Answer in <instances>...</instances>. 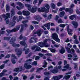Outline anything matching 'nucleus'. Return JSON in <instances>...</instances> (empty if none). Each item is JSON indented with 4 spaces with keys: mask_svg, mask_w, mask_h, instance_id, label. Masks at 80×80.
Listing matches in <instances>:
<instances>
[{
    "mask_svg": "<svg viewBox=\"0 0 80 80\" xmlns=\"http://www.w3.org/2000/svg\"><path fill=\"white\" fill-rule=\"evenodd\" d=\"M25 6L26 7H27L28 10L29 11H31V13H35V12H37V10L38 9V8L37 7H35L34 8L33 7L32 8L31 5L28 4H25Z\"/></svg>",
    "mask_w": 80,
    "mask_h": 80,
    "instance_id": "1",
    "label": "nucleus"
},
{
    "mask_svg": "<svg viewBox=\"0 0 80 80\" xmlns=\"http://www.w3.org/2000/svg\"><path fill=\"white\" fill-rule=\"evenodd\" d=\"M64 10L66 12H69V13H71V14H72V13L73 12V10L71 8H66L65 9V7H63L60 8L59 9V11H63V10Z\"/></svg>",
    "mask_w": 80,
    "mask_h": 80,
    "instance_id": "2",
    "label": "nucleus"
},
{
    "mask_svg": "<svg viewBox=\"0 0 80 80\" xmlns=\"http://www.w3.org/2000/svg\"><path fill=\"white\" fill-rule=\"evenodd\" d=\"M16 41V39L15 38H14V37H12L11 38V39L10 41V42L11 44H12V46L13 47H16V44L14 43V42H15Z\"/></svg>",
    "mask_w": 80,
    "mask_h": 80,
    "instance_id": "3",
    "label": "nucleus"
},
{
    "mask_svg": "<svg viewBox=\"0 0 80 80\" xmlns=\"http://www.w3.org/2000/svg\"><path fill=\"white\" fill-rule=\"evenodd\" d=\"M15 51L17 53L18 57H20L22 55V52L21 51V50L19 48H16Z\"/></svg>",
    "mask_w": 80,
    "mask_h": 80,
    "instance_id": "4",
    "label": "nucleus"
},
{
    "mask_svg": "<svg viewBox=\"0 0 80 80\" xmlns=\"http://www.w3.org/2000/svg\"><path fill=\"white\" fill-rule=\"evenodd\" d=\"M45 8L44 7H42L41 8V9L39 8H38V11L39 13H41V12L43 13V12H45Z\"/></svg>",
    "mask_w": 80,
    "mask_h": 80,
    "instance_id": "5",
    "label": "nucleus"
},
{
    "mask_svg": "<svg viewBox=\"0 0 80 80\" xmlns=\"http://www.w3.org/2000/svg\"><path fill=\"white\" fill-rule=\"evenodd\" d=\"M47 39H46L44 41V42H38L37 44V45L38 46H39V47H40L41 46L43 45H45V44H47Z\"/></svg>",
    "mask_w": 80,
    "mask_h": 80,
    "instance_id": "6",
    "label": "nucleus"
},
{
    "mask_svg": "<svg viewBox=\"0 0 80 80\" xmlns=\"http://www.w3.org/2000/svg\"><path fill=\"white\" fill-rule=\"evenodd\" d=\"M20 28V26L18 25L16 26V28H14L13 29L11 30L12 32H16L17 31H18Z\"/></svg>",
    "mask_w": 80,
    "mask_h": 80,
    "instance_id": "7",
    "label": "nucleus"
},
{
    "mask_svg": "<svg viewBox=\"0 0 80 80\" xmlns=\"http://www.w3.org/2000/svg\"><path fill=\"white\" fill-rule=\"evenodd\" d=\"M22 13L23 15L25 16H28L30 14V12L27 11L23 10L22 11Z\"/></svg>",
    "mask_w": 80,
    "mask_h": 80,
    "instance_id": "8",
    "label": "nucleus"
},
{
    "mask_svg": "<svg viewBox=\"0 0 80 80\" xmlns=\"http://www.w3.org/2000/svg\"><path fill=\"white\" fill-rule=\"evenodd\" d=\"M24 67H25V68L26 69H30L32 68V66L31 65L29 64L28 63H25L24 65Z\"/></svg>",
    "mask_w": 80,
    "mask_h": 80,
    "instance_id": "9",
    "label": "nucleus"
},
{
    "mask_svg": "<svg viewBox=\"0 0 80 80\" xmlns=\"http://www.w3.org/2000/svg\"><path fill=\"white\" fill-rule=\"evenodd\" d=\"M50 71L52 73L55 74V73H57L58 72V69L56 67L55 68L53 69V70H50Z\"/></svg>",
    "mask_w": 80,
    "mask_h": 80,
    "instance_id": "10",
    "label": "nucleus"
},
{
    "mask_svg": "<svg viewBox=\"0 0 80 80\" xmlns=\"http://www.w3.org/2000/svg\"><path fill=\"white\" fill-rule=\"evenodd\" d=\"M15 20H16V17L14 16L13 17L12 19V22H11V23H10L11 25H12V26H14L15 25V23H16V22H15Z\"/></svg>",
    "mask_w": 80,
    "mask_h": 80,
    "instance_id": "11",
    "label": "nucleus"
},
{
    "mask_svg": "<svg viewBox=\"0 0 80 80\" xmlns=\"http://www.w3.org/2000/svg\"><path fill=\"white\" fill-rule=\"evenodd\" d=\"M35 20L38 21V22H40V20H42V18L40 17V16H37L34 17Z\"/></svg>",
    "mask_w": 80,
    "mask_h": 80,
    "instance_id": "12",
    "label": "nucleus"
},
{
    "mask_svg": "<svg viewBox=\"0 0 80 80\" xmlns=\"http://www.w3.org/2000/svg\"><path fill=\"white\" fill-rule=\"evenodd\" d=\"M16 4L18 5H19L20 6V8L21 9H22V8H23V7H24V6L23 4H22V3L21 2H16Z\"/></svg>",
    "mask_w": 80,
    "mask_h": 80,
    "instance_id": "13",
    "label": "nucleus"
},
{
    "mask_svg": "<svg viewBox=\"0 0 80 80\" xmlns=\"http://www.w3.org/2000/svg\"><path fill=\"white\" fill-rule=\"evenodd\" d=\"M22 70V68H15L14 70V72H21Z\"/></svg>",
    "mask_w": 80,
    "mask_h": 80,
    "instance_id": "14",
    "label": "nucleus"
},
{
    "mask_svg": "<svg viewBox=\"0 0 80 80\" xmlns=\"http://www.w3.org/2000/svg\"><path fill=\"white\" fill-rule=\"evenodd\" d=\"M43 25L45 27H47V29L48 30H50V23L48 22L46 24H44Z\"/></svg>",
    "mask_w": 80,
    "mask_h": 80,
    "instance_id": "15",
    "label": "nucleus"
},
{
    "mask_svg": "<svg viewBox=\"0 0 80 80\" xmlns=\"http://www.w3.org/2000/svg\"><path fill=\"white\" fill-rule=\"evenodd\" d=\"M59 52L60 53H61V54L65 53V48H64L63 47H62L61 48V49L59 50Z\"/></svg>",
    "mask_w": 80,
    "mask_h": 80,
    "instance_id": "16",
    "label": "nucleus"
},
{
    "mask_svg": "<svg viewBox=\"0 0 80 80\" xmlns=\"http://www.w3.org/2000/svg\"><path fill=\"white\" fill-rule=\"evenodd\" d=\"M72 24L73 25L75 28H77V27H78V23L77 22L73 21L72 22Z\"/></svg>",
    "mask_w": 80,
    "mask_h": 80,
    "instance_id": "17",
    "label": "nucleus"
},
{
    "mask_svg": "<svg viewBox=\"0 0 80 80\" xmlns=\"http://www.w3.org/2000/svg\"><path fill=\"white\" fill-rule=\"evenodd\" d=\"M58 34H57V33H54L52 34V38L53 39V40H55L57 38H58Z\"/></svg>",
    "mask_w": 80,
    "mask_h": 80,
    "instance_id": "18",
    "label": "nucleus"
},
{
    "mask_svg": "<svg viewBox=\"0 0 80 80\" xmlns=\"http://www.w3.org/2000/svg\"><path fill=\"white\" fill-rule=\"evenodd\" d=\"M75 18H76V15L75 14L72 15L69 17V18L70 19V20H73Z\"/></svg>",
    "mask_w": 80,
    "mask_h": 80,
    "instance_id": "19",
    "label": "nucleus"
},
{
    "mask_svg": "<svg viewBox=\"0 0 80 80\" xmlns=\"http://www.w3.org/2000/svg\"><path fill=\"white\" fill-rule=\"evenodd\" d=\"M6 24H8V25H9V27H10V28H11V27H14V26H12V24H11V22H9V20L8 19L6 21Z\"/></svg>",
    "mask_w": 80,
    "mask_h": 80,
    "instance_id": "20",
    "label": "nucleus"
},
{
    "mask_svg": "<svg viewBox=\"0 0 80 80\" xmlns=\"http://www.w3.org/2000/svg\"><path fill=\"white\" fill-rule=\"evenodd\" d=\"M40 51H41V48L40 47L36 46V49L35 50V51L40 52Z\"/></svg>",
    "mask_w": 80,
    "mask_h": 80,
    "instance_id": "21",
    "label": "nucleus"
},
{
    "mask_svg": "<svg viewBox=\"0 0 80 80\" xmlns=\"http://www.w3.org/2000/svg\"><path fill=\"white\" fill-rule=\"evenodd\" d=\"M20 43L21 45L23 46H25L26 43H25V40L21 41L20 42Z\"/></svg>",
    "mask_w": 80,
    "mask_h": 80,
    "instance_id": "22",
    "label": "nucleus"
},
{
    "mask_svg": "<svg viewBox=\"0 0 80 80\" xmlns=\"http://www.w3.org/2000/svg\"><path fill=\"white\" fill-rule=\"evenodd\" d=\"M6 9L7 12H9V11H10V6L8 5V4L6 5Z\"/></svg>",
    "mask_w": 80,
    "mask_h": 80,
    "instance_id": "23",
    "label": "nucleus"
},
{
    "mask_svg": "<svg viewBox=\"0 0 80 80\" xmlns=\"http://www.w3.org/2000/svg\"><path fill=\"white\" fill-rule=\"evenodd\" d=\"M6 15V18L5 19V20H6L7 19H8V18H10V13L8 12L7 13Z\"/></svg>",
    "mask_w": 80,
    "mask_h": 80,
    "instance_id": "24",
    "label": "nucleus"
},
{
    "mask_svg": "<svg viewBox=\"0 0 80 80\" xmlns=\"http://www.w3.org/2000/svg\"><path fill=\"white\" fill-rule=\"evenodd\" d=\"M38 36H41V35H42V31L41 30H38Z\"/></svg>",
    "mask_w": 80,
    "mask_h": 80,
    "instance_id": "25",
    "label": "nucleus"
},
{
    "mask_svg": "<svg viewBox=\"0 0 80 80\" xmlns=\"http://www.w3.org/2000/svg\"><path fill=\"white\" fill-rule=\"evenodd\" d=\"M66 49H67V51L68 52V53H70L72 52V51H71V50H70V49L69 48H68V47H65Z\"/></svg>",
    "mask_w": 80,
    "mask_h": 80,
    "instance_id": "26",
    "label": "nucleus"
},
{
    "mask_svg": "<svg viewBox=\"0 0 80 80\" xmlns=\"http://www.w3.org/2000/svg\"><path fill=\"white\" fill-rule=\"evenodd\" d=\"M43 69V68H38L37 69L36 72L38 73H40V71H41V70H42Z\"/></svg>",
    "mask_w": 80,
    "mask_h": 80,
    "instance_id": "27",
    "label": "nucleus"
},
{
    "mask_svg": "<svg viewBox=\"0 0 80 80\" xmlns=\"http://www.w3.org/2000/svg\"><path fill=\"white\" fill-rule=\"evenodd\" d=\"M65 12L64 11H62L60 13V17H63L64 16Z\"/></svg>",
    "mask_w": 80,
    "mask_h": 80,
    "instance_id": "28",
    "label": "nucleus"
},
{
    "mask_svg": "<svg viewBox=\"0 0 80 80\" xmlns=\"http://www.w3.org/2000/svg\"><path fill=\"white\" fill-rule=\"evenodd\" d=\"M66 25H68V24H61L59 25V26L60 27H62V28H65V27L66 26Z\"/></svg>",
    "mask_w": 80,
    "mask_h": 80,
    "instance_id": "29",
    "label": "nucleus"
},
{
    "mask_svg": "<svg viewBox=\"0 0 80 80\" xmlns=\"http://www.w3.org/2000/svg\"><path fill=\"white\" fill-rule=\"evenodd\" d=\"M11 17H13V16H14V15H15V11L13 9L11 11Z\"/></svg>",
    "mask_w": 80,
    "mask_h": 80,
    "instance_id": "30",
    "label": "nucleus"
},
{
    "mask_svg": "<svg viewBox=\"0 0 80 80\" xmlns=\"http://www.w3.org/2000/svg\"><path fill=\"white\" fill-rule=\"evenodd\" d=\"M10 38H11V37H4V39L5 40H9L10 39Z\"/></svg>",
    "mask_w": 80,
    "mask_h": 80,
    "instance_id": "31",
    "label": "nucleus"
},
{
    "mask_svg": "<svg viewBox=\"0 0 80 80\" xmlns=\"http://www.w3.org/2000/svg\"><path fill=\"white\" fill-rule=\"evenodd\" d=\"M36 47L37 45H34L31 47V50H32V51H33V50H36Z\"/></svg>",
    "mask_w": 80,
    "mask_h": 80,
    "instance_id": "32",
    "label": "nucleus"
},
{
    "mask_svg": "<svg viewBox=\"0 0 80 80\" xmlns=\"http://www.w3.org/2000/svg\"><path fill=\"white\" fill-rule=\"evenodd\" d=\"M51 8H53V9H55V8L56 7H55V4L53 3H51Z\"/></svg>",
    "mask_w": 80,
    "mask_h": 80,
    "instance_id": "33",
    "label": "nucleus"
},
{
    "mask_svg": "<svg viewBox=\"0 0 80 80\" xmlns=\"http://www.w3.org/2000/svg\"><path fill=\"white\" fill-rule=\"evenodd\" d=\"M44 74L46 76H48V75H50V73L49 72H45L44 73Z\"/></svg>",
    "mask_w": 80,
    "mask_h": 80,
    "instance_id": "34",
    "label": "nucleus"
},
{
    "mask_svg": "<svg viewBox=\"0 0 80 80\" xmlns=\"http://www.w3.org/2000/svg\"><path fill=\"white\" fill-rule=\"evenodd\" d=\"M54 40L58 43L60 42V39L58 38V37L56 38V39Z\"/></svg>",
    "mask_w": 80,
    "mask_h": 80,
    "instance_id": "35",
    "label": "nucleus"
},
{
    "mask_svg": "<svg viewBox=\"0 0 80 80\" xmlns=\"http://www.w3.org/2000/svg\"><path fill=\"white\" fill-rule=\"evenodd\" d=\"M70 77H71L70 75H68L65 76L64 78H65L66 80H68V79H69L70 78Z\"/></svg>",
    "mask_w": 80,
    "mask_h": 80,
    "instance_id": "36",
    "label": "nucleus"
},
{
    "mask_svg": "<svg viewBox=\"0 0 80 80\" xmlns=\"http://www.w3.org/2000/svg\"><path fill=\"white\" fill-rule=\"evenodd\" d=\"M45 44V45H42V46H40V47H41L42 48V47H49V45L48 44Z\"/></svg>",
    "mask_w": 80,
    "mask_h": 80,
    "instance_id": "37",
    "label": "nucleus"
},
{
    "mask_svg": "<svg viewBox=\"0 0 80 80\" xmlns=\"http://www.w3.org/2000/svg\"><path fill=\"white\" fill-rule=\"evenodd\" d=\"M53 78L54 80H59L58 76H55L53 77Z\"/></svg>",
    "mask_w": 80,
    "mask_h": 80,
    "instance_id": "38",
    "label": "nucleus"
},
{
    "mask_svg": "<svg viewBox=\"0 0 80 80\" xmlns=\"http://www.w3.org/2000/svg\"><path fill=\"white\" fill-rule=\"evenodd\" d=\"M11 62L13 64H15V63H16V62H15V59L12 58L11 59Z\"/></svg>",
    "mask_w": 80,
    "mask_h": 80,
    "instance_id": "39",
    "label": "nucleus"
},
{
    "mask_svg": "<svg viewBox=\"0 0 80 80\" xmlns=\"http://www.w3.org/2000/svg\"><path fill=\"white\" fill-rule=\"evenodd\" d=\"M32 23H33V24H36L37 25H38V23H39V22H38L36 21H33L32 22Z\"/></svg>",
    "mask_w": 80,
    "mask_h": 80,
    "instance_id": "40",
    "label": "nucleus"
},
{
    "mask_svg": "<svg viewBox=\"0 0 80 80\" xmlns=\"http://www.w3.org/2000/svg\"><path fill=\"white\" fill-rule=\"evenodd\" d=\"M40 58V57L38 56L35 57V60H39Z\"/></svg>",
    "mask_w": 80,
    "mask_h": 80,
    "instance_id": "41",
    "label": "nucleus"
},
{
    "mask_svg": "<svg viewBox=\"0 0 80 80\" xmlns=\"http://www.w3.org/2000/svg\"><path fill=\"white\" fill-rule=\"evenodd\" d=\"M5 68V64H3L2 65L0 66V69L2 70L3 69Z\"/></svg>",
    "mask_w": 80,
    "mask_h": 80,
    "instance_id": "42",
    "label": "nucleus"
},
{
    "mask_svg": "<svg viewBox=\"0 0 80 80\" xmlns=\"http://www.w3.org/2000/svg\"><path fill=\"white\" fill-rule=\"evenodd\" d=\"M29 48H27L25 52V54H28V52H29Z\"/></svg>",
    "mask_w": 80,
    "mask_h": 80,
    "instance_id": "43",
    "label": "nucleus"
},
{
    "mask_svg": "<svg viewBox=\"0 0 80 80\" xmlns=\"http://www.w3.org/2000/svg\"><path fill=\"white\" fill-rule=\"evenodd\" d=\"M51 52H52V53H55L56 52V50L53 49L51 48L50 49Z\"/></svg>",
    "mask_w": 80,
    "mask_h": 80,
    "instance_id": "44",
    "label": "nucleus"
},
{
    "mask_svg": "<svg viewBox=\"0 0 80 80\" xmlns=\"http://www.w3.org/2000/svg\"><path fill=\"white\" fill-rule=\"evenodd\" d=\"M64 68H67V69H68L69 68V65L67 64L66 66H65L63 67Z\"/></svg>",
    "mask_w": 80,
    "mask_h": 80,
    "instance_id": "45",
    "label": "nucleus"
},
{
    "mask_svg": "<svg viewBox=\"0 0 80 80\" xmlns=\"http://www.w3.org/2000/svg\"><path fill=\"white\" fill-rule=\"evenodd\" d=\"M37 64H38L37 61H34L32 63V65H35V66H36V65H37Z\"/></svg>",
    "mask_w": 80,
    "mask_h": 80,
    "instance_id": "46",
    "label": "nucleus"
},
{
    "mask_svg": "<svg viewBox=\"0 0 80 80\" xmlns=\"http://www.w3.org/2000/svg\"><path fill=\"white\" fill-rule=\"evenodd\" d=\"M23 26V27H28V25L27 24H21V27Z\"/></svg>",
    "mask_w": 80,
    "mask_h": 80,
    "instance_id": "47",
    "label": "nucleus"
},
{
    "mask_svg": "<svg viewBox=\"0 0 80 80\" xmlns=\"http://www.w3.org/2000/svg\"><path fill=\"white\" fill-rule=\"evenodd\" d=\"M12 30H10L9 29H7L6 30V32L8 33L9 34V33H10L12 32L11 31Z\"/></svg>",
    "mask_w": 80,
    "mask_h": 80,
    "instance_id": "48",
    "label": "nucleus"
},
{
    "mask_svg": "<svg viewBox=\"0 0 80 80\" xmlns=\"http://www.w3.org/2000/svg\"><path fill=\"white\" fill-rule=\"evenodd\" d=\"M28 22V20H25V21H22V23L23 24H25Z\"/></svg>",
    "mask_w": 80,
    "mask_h": 80,
    "instance_id": "49",
    "label": "nucleus"
},
{
    "mask_svg": "<svg viewBox=\"0 0 80 80\" xmlns=\"http://www.w3.org/2000/svg\"><path fill=\"white\" fill-rule=\"evenodd\" d=\"M58 78H59V80H60L61 78H62L63 77V76L62 75H59L58 76Z\"/></svg>",
    "mask_w": 80,
    "mask_h": 80,
    "instance_id": "50",
    "label": "nucleus"
},
{
    "mask_svg": "<svg viewBox=\"0 0 80 80\" xmlns=\"http://www.w3.org/2000/svg\"><path fill=\"white\" fill-rule=\"evenodd\" d=\"M52 14H50L48 17V19L49 20H51V19H52Z\"/></svg>",
    "mask_w": 80,
    "mask_h": 80,
    "instance_id": "51",
    "label": "nucleus"
},
{
    "mask_svg": "<svg viewBox=\"0 0 80 80\" xmlns=\"http://www.w3.org/2000/svg\"><path fill=\"white\" fill-rule=\"evenodd\" d=\"M62 3L60 2H58L57 3V6L58 7H60V6H62Z\"/></svg>",
    "mask_w": 80,
    "mask_h": 80,
    "instance_id": "52",
    "label": "nucleus"
},
{
    "mask_svg": "<svg viewBox=\"0 0 80 80\" xmlns=\"http://www.w3.org/2000/svg\"><path fill=\"white\" fill-rule=\"evenodd\" d=\"M38 55L39 56L41 57H43V56H44V54L40 53H39L38 54Z\"/></svg>",
    "mask_w": 80,
    "mask_h": 80,
    "instance_id": "53",
    "label": "nucleus"
},
{
    "mask_svg": "<svg viewBox=\"0 0 80 80\" xmlns=\"http://www.w3.org/2000/svg\"><path fill=\"white\" fill-rule=\"evenodd\" d=\"M34 74H32L31 75V77L30 78V80H32L34 78Z\"/></svg>",
    "mask_w": 80,
    "mask_h": 80,
    "instance_id": "54",
    "label": "nucleus"
},
{
    "mask_svg": "<svg viewBox=\"0 0 80 80\" xmlns=\"http://www.w3.org/2000/svg\"><path fill=\"white\" fill-rule=\"evenodd\" d=\"M53 66H50L48 67V70H50V69H53Z\"/></svg>",
    "mask_w": 80,
    "mask_h": 80,
    "instance_id": "55",
    "label": "nucleus"
},
{
    "mask_svg": "<svg viewBox=\"0 0 80 80\" xmlns=\"http://www.w3.org/2000/svg\"><path fill=\"white\" fill-rule=\"evenodd\" d=\"M62 22H63V21L61 19H59L58 21V23H62Z\"/></svg>",
    "mask_w": 80,
    "mask_h": 80,
    "instance_id": "56",
    "label": "nucleus"
},
{
    "mask_svg": "<svg viewBox=\"0 0 80 80\" xmlns=\"http://www.w3.org/2000/svg\"><path fill=\"white\" fill-rule=\"evenodd\" d=\"M19 40H22L23 39V36L22 34H21L20 36L18 38Z\"/></svg>",
    "mask_w": 80,
    "mask_h": 80,
    "instance_id": "57",
    "label": "nucleus"
},
{
    "mask_svg": "<svg viewBox=\"0 0 80 80\" xmlns=\"http://www.w3.org/2000/svg\"><path fill=\"white\" fill-rule=\"evenodd\" d=\"M11 6H12L13 7V8H15V3H12L11 4Z\"/></svg>",
    "mask_w": 80,
    "mask_h": 80,
    "instance_id": "58",
    "label": "nucleus"
},
{
    "mask_svg": "<svg viewBox=\"0 0 80 80\" xmlns=\"http://www.w3.org/2000/svg\"><path fill=\"white\" fill-rule=\"evenodd\" d=\"M50 9V8H47L46 9V10L45 11L46 13H48L49 12V10Z\"/></svg>",
    "mask_w": 80,
    "mask_h": 80,
    "instance_id": "59",
    "label": "nucleus"
},
{
    "mask_svg": "<svg viewBox=\"0 0 80 80\" xmlns=\"http://www.w3.org/2000/svg\"><path fill=\"white\" fill-rule=\"evenodd\" d=\"M38 2V0H34V1L33 2V4L34 5H36V3Z\"/></svg>",
    "mask_w": 80,
    "mask_h": 80,
    "instance_id": "60",
    "label": "nucleus"
},
{
    "mask_svg": "<svg viewBox=\"0 0 80 80\" xmlns=\"http://www.w3.org/2000/svg\"><path fill=\"white\" fill-rule=\"evenodd\" d=\"M4 75H5V73L1 72L0 73V77H3V76H4Z\"/></svg>",
    "mask_w": 80,
    "mask_h": 80,
    "instance_id": "61",
    "label": "nucleus"
},
{
    "mask_svg": "<svg viewBox=\"0 0 80 80\" xmlns=\"http://www.w3.org/2000/svg\"><path fill=\"white\" fill-rule=\"evenodd\" d=\"M5 57V55L1 54L0 57V59H2V58H3Z\"/></svg>",
    "mask_w": 80,
    "mask_h": 80,
    "instance_id": "62",
    "label": "nucleus"
},
{
    "mask_svg": "<svg viewBox=\"0 0 80 80\" xmlns=\"http://www.w3.org/2000/svg\"><path fill=\"white\" fill-rule=\"evenodd\" d=\"M21 28L20 31L21 33L23 32V28H24V27H23V26H21Z\"/></svg>",
    "mask_w": 80,
    "mask_h": 80,
    "instance_id": "63",
    "label": "nucleus"
},
{
    "mask_svg": "<svg viewBox=\"0 0 80 80\" xmlns=\"http://www.w3.org/2000/svg\"><path fill=\"white\" fill-rule=\"evenodd\" d=\"M76 13H77V14H78V15H79V14H80V11H79V10H78V9H76Z\"/></svg>",
    "mask_w": 80,
    "mask_h": 80,
    "instance_id": "64",
    "label": "nucleus"
}]
</instances>
